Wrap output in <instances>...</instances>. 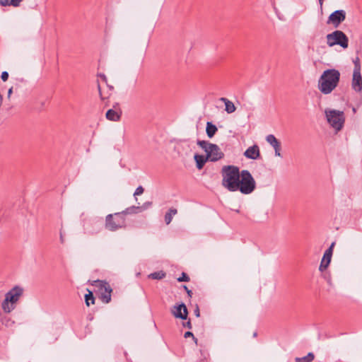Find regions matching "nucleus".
I'll use <instances>...</instances> for the list:
<instances>
[{"mask_svg":"<svg viewBox=\"0 0 362 362\" xmlns=\"http://www.w3.org/2000/svg\"><path fill=\"white\" fill-rule=\"evenodd\" d=\"M327 44L329 47L339 45L344 49L349 46V38L341 30H335L326 36Z\"/></svg>","mask_w":362,"mask_h":362,"instance_id":"39448f33","label":"nucleus"},{"mask_svg":"<svg viewBox=\"0 0 362 362\" xmlns=\"http://www.w3.org/2000/svg\"><path fill=\"white\" fill-rule=\"evenodd\" d=\"M126 226V221L122 213L108 214L105 218V228L110 231H116Z\"/></svg>","mask_w":362,"mask_h":362,"instance_id":"423d86ee","label":"nucleus"},{"mask_svg":"<svg viewBox=\"0 0 362 362\" xmlns=\"http://www.w3.org/2000/svg\"><path fill=\"white\" fill-rule=\"evenodd\" d=\"M173 315L176 318L186 320L187 317V308L185 303H182L178 305L174 306V310H172Z\"/></svg>","mask_w":362,"mask_h":362,"instance_id":"9b49d317","label":"nucleus"},{"mask_svg":"<svg viewBox=\"0 0 362 362\" xmlns=\"http://www.w3.org/2000/svg\"><path fill=\"white\" fill-rule=\"evenodd\" d=\"M274 151H275V156H281V153H280V150H281V145L278 146V147H275L274 148Z\"/></svg>","mask_w":362,"mask_h":362,"instance_id":"f704fd0d","label":"nucleus"},{"mask_svg":"<svg viewBox=\"0 0 362 362\" xmlns=\"http://www.w3.org/2000/svg\"><path fill=\"white\" fill-rule=\"evenodd\" d=\"M222 181H240V170L235 165H225L222 168Z\"/></svg>","mask_w":362,"mask_h":362,"instance_id":"6e6552de","label":"nucleus"},{"mask_svg":"<svg viewBox=\"0 0 362 362\" xmlns=\"http://www.w3.org/2000/svg\"><path fill=\"white\" fill-rule=\"evenodd\" d=\"M239 191L244 194H250L255 189L256 182H239Z\"/></svg>","mask_w":362,"mask_h":362,"instance_id":"4468645a","label":"nucleus"},{"mask_svg":"<svg viewBox=\"0 0 362 362\" xmlns=\"http://www.w3.org/2000/svg\"><path fill=\"white\" fill-rule=\"evenodd\" d=\"M185 290L187 291V295L189 296V297H192V292L191 290L188 289V288L186 286H183Z\"/></svg>","mask_w":362,"mask_h":362,"instance_id":"58836bf2","label":"nucleus"},{"mask_svg":"<svg viewBox=\"0 0 362 362\" xmlns=\"http://www.w3.org/2000/svg\"><path fill=\"white\" fill-rule=\"evenodd\" d=\"M353 62L354 64V71H361V64H360V59L357 57L354 60Z\"/></svg>","mask_w":362,"mask_h":362,"instance_id":"c85d7f7f","label":"nucleus"},{"mask_svg":"<svg viewBox=\"0 0 362 362\" xmlns=\"http://www.w3.org/2000/svg\"><path fill=\"white\" fill-rule=\"evenodd\" d=\"M184 337H185V338H188V337H192L193 338L194 341H195V343H197V339L196 337H194L193 333L191 332H186L184 334Z\"/></svg>","mask_w":362,"mask_h":362,"instance_id":"2f4dec72","label":"nucleus"},{"mask_svg":"<svg viewBox=\"0 0 362 362\" xmlns=\"http://www.w3.org/2000/svg\"><path fill=\"white\" fill-rule=\"evenodd\" d=\"M121 213H122V216H124V215L127 214H134L140 213L139 211V206H132L130 207L127 208L125 210L122 211Z\"/></svg>","mask_w":362,"mask_h":362,"instance_id":"b1692460","label":"nucleus"},{"mask_svg":"<svg viewBox=\"0 0 362 362\" xmlns=\"http://www.w3.org/2000/svg\"><path fill=\"white\" fill-rule=\"evenodd\" d=\"M151 205V203L147 202H145L142 206H139V211L142 212L143 211L147 209Z\"/></svg>","mask_w":362,"mask_h":362,"instance_id":"7c9ffc66","label":"nucleus"},{"mask_svg":"<svg viewBox=\"0 0 362 362\" xmlns=\"http://www.w3.org/2000/svg\"><path fill=\"white\" fill-rule=\"evenodd\" d=\"M197 144L204 151L206 156L210 161H217L221 159L224 156L221 148L216 144L209 143L206 141L201 140H198Z\"/></svg>","mask_w":362,"mask_h":362,"instance_id":"20e7f679","label":"nucleus"},{"mask_svg":"<svg viewBox=\"0 0 362 362\" xmlns=\"http://www.w3.org/2000/svg\"><path fill=\"white\" fill-rule=\"evenodd\" d=\"M186 326H187L188 328H189V329H190V328H191V322H190L189 321V322H187Z\"/></svg>","mask_w":362,"mask_h":362,"instance_id":"79ce46f5","label":"nucleus"},{"mask_svg":"<svg viewBox=\"0 0 362 362\" xmlns=\"http://www.w3.org/2000/svg\"><path fill=\"white\" fill-rule=\"evenodd\" d=\"M217 131L216 126L212 124V122H208L206 123V132L209 138H212Z\"/></svg>","mask_w":362,"mask_h":362,"instance_id":"a211bd4d","label":"nucleus"},{"mask_svg":"<svg viewBox=\"0 0 362 362\" xmlns=\"http://www.w3.org/2000/svg\"><path fill=\"white\" fill-rule=\"evenodd\" d=\"M315 358V356L312 352L308 353L305 356L296 357V362H312Z\"/></svg>","mask_w":362,"mask_h":362,"instance_id":"5701e85b","label":"nucleus"},{"mask_svg":"<svg viewBox=\"0 0 362 362\" xmlns=\"http://www.w3.org/2000/svg\"><path fill=\"white\" fill-rule=\"evenodd\" d=\"M352 88L356 92H361L362 90V76L361 71H353L351 81Z\"/></svg>","mask_w":362,"mask_h":362,"instance_id":"f8f14e48","label":"nucleus"},{"mask_svg":"<svg viewBox=\"0 0 362 362\" xmlns=\"http://www.w3.org/2000/svg\"><path fill=\"white\" fill-rule=\"evenodd\" d=\"M103 220L102 218H93L86 221L83 225L85 233L88 234H97L103 228Z\"/></svg>","mask_w":362,"mask_h":362,"instance_id":"0eeeda50","label":"nucleus"},{"mask_svg":"<svg viewBox=\"0 0 362 362\" xmlns=\"http://www.w3.org/2000/svg\"><path fill=\"white\" fill-rule=\"evenodd\" d=\"M266 141L273 147H278L280 145L279 141L273 134H269L266 137Z\"/></svg>","mask_w":362,"mask_h":362,"instance_id":"a878e982","label":"nucleus"},{"mask_svg":"<svg viewBox=\"0 0 362 362\" xmlns=\"http://www.w3.org/2000/svg\"><path fill=\"white\" fill-rule=\"evenodd\" d=\"M220 100L225 104V110L227 112V113L231 114L235 111L236 107L232 101L226 98H221Z\"/></svg>","mask_w":362,"mask_h":362,"instance_id":"f3484780","label":"nucleus"},{"mask_svg":"<svg viewBox=\"0 0 362 362\" xmlns=\"http://www.w3.org/2000/svg\"><path fill=\"white\" fill-rule=\"evenodd\" d=\"M23 0H0L1 6H13L18 7Z\"/></svg>","mask_w":362,"mask_h":362,"instance_id":"6ab92c4d","label":"nucleus"},{"mask_svg":"<svg viewBox=\"0 0 362 362\" xmlns=\"http://www.w3.org/2000/svg\"><path fill=\"white\" fill-rule=\"evenodd\" d=\"M95 286H98L101 288H104V290H105V292L103 293H102V296H101L102 300L105 303H109L111 300V294L110 293L112 292V288H111L110 286L107 282L100 281V280L95 281Z\"/></svg>","mask_w":362,"mask_h":362,"instance_id":"9d476101","label":"nucleus"},{"mask_svg":"<svg viewBox=\"0 0 362 362\" xmlns=\"http://www.w3.org/2000/svg\"><path fill=\"white\" fill-rule=\"evenodd\" d=\"M122 112L119 108L117 109H110L106 112V118L108 120L117 122L119 121L121 117Z\"/></svg>","mask_w":362,"mask_h":362,"instance_id":"dca6fc26","label":"nucleus"},{"mask_svg":"<svg viewBox=\"0 0 362 362\" xmlns=\"http://www.w3.org/2000/svg\"><path fill=\"white\" fill-rule=\"evenodd\" d=\"M143 192H144V188L141 186H139L136 189V190L134 193V196H137V195L141 194Z\"/></svg>","mask_w":362,"mask_h":362,"instance_id":"473e14b6","label":"nucleus"},{"mask_svg":"<svg viewBox=\"0 0 362 362\" xmlns=\"http://www.w3.org/2000/svg\"><path fill=\"white\" fill-rule=\"evenodd\" d=\"M340 72L335 69L325 70L318 79V90L325 95L331 93L338 86Z\"/></svg>","mask_w":362,"mask_h":362,"instance_id":"f257e3e1","label":"nucleus"},{"mask_svg":"<svg viewBox=\"0 0 362 362\" xmlns=\"http://www.w3.org/2000/svg\"><path fill=\"white\" fill-rule=\"evenodd\" d=\"M222 186L230 192L239 190V182H221Z\"/></svg>","mask_w":362,"mask_h":362,"instance_id":"412c9836","label":"nucleus"},{"mask_svg":"<svg viewBox=\"0 0 362 362\" xmlns=\"http://www.w3.org/2000/svg\"><path fill=\"white\" fill-rule=\"evenodd\" d=\"M240 181H254V179L247 170H243L240 173Z\"/></svg>","mask_w":362,"mask_h":362,"instance_id":"4be33fe9","label":"nucleus"},{"mask_svg":"<svg viewBox=\"0 0 362 362\" xmlns=\"http://www.w3.org/2000/svg\"><path fill=\"white\" fill-rule=\"evenodd\" d=\"M88 293L85 295V302L87 306H90L91 304L95 303V298L90 290L88 289Z\"/></svg>","mask_w":362,"mask_h":362,"instance_id":"bb28decb","label":"nucleus"},{"mask_svg":"<svg viewBox=\"0 0 362 362\" xmlns=\"http://www.w3.org/2000/svg\"><path fill=\"white\" fill-rule=\"evenodd\" d=\"M1 78L3 81H7L8 78V73L7 71H3L1 73Z\"/></svg>","mask_w":362,"mask_h":362,"instance_id":"72a5a7b5","label":"nucleus"},{"mask_svg":"<svg viewBox=\"0 0 362 362\" xmlns=\"http://www.w3.org/2000/svg\"><path fill=\"white\" fill-rule=\"evenodd\" d=\"M177 281L179 282H182V281H189V277L188 276V275L185 273H182V276H180L178 279H177Z\"/></svg>","mask_w":362,"mask_h":362,"instance_id":"c756f323","label":"nucleus"},{"mask_svg":"<svg viewBox=\"0 0 362 362\" xmlns=\"http://www.w3.org/2000/svg\"><path fill=\"white\" fill-rule=\"evenodd\" d=\"M12 91H13V88H11L8 89V96L9 97L11 95V94L12 93Z\"/></svg>","mask_w":362,"mask_h":362,"instance_id":"a19ab883","label":"nucleus"},{"mask_svg":"<svg viewBox=\"0 0 362 362\" xmlns=\"http://www.w3.org/2000/svg\"><path fill=\"white\" fill-rule=\"evenodd\" d=\"M346 19V12L344 10H337L332 12L328 17L327 24H332L334 28L339 25Z\"/></svg>","mask_w":362,"mask_h":362,"instance_id":"1a4fd4ad","label":"nucleus"},{"mask_svg":"<svg viewBox=\"0 0 362 362\" xmlns=\"http://www.w3.org/2000/svg\"><path fill=\"white\" fill-rule=\"evenodd\" d=\"M194 160H196L197 168L201 169L203 168L206 162L209 160V158L206 156H204L202 155H195Z\"/></svg>","mask_w":362,"mask_h":362,"instance_id":"aec40b11","label":"nucleus"},{"mask_svg":"<svg viewBox=\"0 0 362 362\" xmlns=\"http://www.w3.org/2000/svg\"><path fill=\"white\" fill-rule=\"evenodd\" d=\"M328 124L336 132H339L344 127L345 115L343 111L327 108L325 110Z\"/></svg>","mask_w":362,"mask_h":362,"instance_id":"7ed1b4c3","label":"nucleus"},{"mask_svg":"<svg viewBox=\"0 0 362 362\" xmlns=\"http://www.w3.org/2000/svg\"><path fill=\"white\" fill-rule=\"evenodd\" d=\"M318 1H319V4H320V7H322V5H323V1H324V0H318Z\"/></svg>","mask_w":362,"mask_h":362,"instance_id":"37998d69","label":"nucleus"},{"mask_svg":"<svg viewBox=\"0 0 362 362\" xmlns=\"http://www.w3.org/2000/svg\"><path fill=\"white\" fill-rule=\"evenodd\" d=\"M23 288L19 286H16L5 295V299L1 303L3 310L9 313L16 308V304L23 296Z\"/></svg>","mask_w":362,"mask_h":362,"instance_id":"f03ea898","label":"nucleus"},{"mask_svg":"<svg viewBox=\"0 0 362 362\" xmlns=\"http://www.w3.org/2000/svg\"><path fill=\"white\" fill-rule=\"evenodd\" d=\"M98 92H99V95H100V98L102 100H105L106 99V97H105L102 92H101V89H100V86L98 84Z\"/></svg>","mask_w":362,"mask_h":362,"instance_id":"c9c22d12","label":"nucleus"},{"mask_svg":"<svg viewBox=\"0 0 362 362\" xmlns=\"http://www.w3.org/2000/svg\"><path fill=\"white\" fill-rule=\"evenodd\" d=\"M194 314L197 317H199L200 315L199 309L198 306H197L196 309L194 310Z\"/></svg>","mask_w":362,"mask_h":362,"instance_id":"ea45409f","label":"nucleus"},{"mask_svg":"<svg viewBox=\"0 0 362 362\" xmlns=\"http://www.w3.org/2000/svg\"><path fill=\"white\" fill-rule=\"evenodd\" d=\"M259 148L257 145L249 147L244 153V156L250 159L256 160L259 157Z\"/></svg>","mask_w":362,"mask_h":362,"instance_id":"ddd939ff","label":"nucleus"},{"mask_svg":"<svg viewBox=\"0 0 362 362\" xmlns=\"http://www.w3.org/2000/svg\"><path fill=\"white\" fill-rule=\"evenodd\" d=\"M59 239H60L61 243L64 244L65 240H64V234H63L62 230H60V232H59Z\"/></svg>","mask_w":362,"mask_h":362,"instance_id":"e433bc0d","label":"nucleus"},{"mask_svg":"<svg viewBox=\"0 0 362 362\" xmlns=\"http://www.w3.org/2000/svg\"><path fill=\"white\" fill-rule=\"evenodd\" d=\"M334 245H335V243L333 242L332 243V244L330 245V246L329 247V248H327L326 250H329V254H332L333 253V249H334Z\"/></svg>","mask_w":362,"mask_h":362,"instance_id":"4c0bfd02","label":"nucleus"},{"mask_svg":"<svg viewBox=\"0 0 362 362\" xmlns=\"http://www.w3.org/2000/svg\"><path fill=\"white\" fill-rule=\"evenodd\" d=\"M257 332H255V333L253 334V336L255 337L257 336Z\"/></svg>","mask_w":362,"mask_h":362,"instance_id":"c03bdc74","label":"nucleus"},{"mask_svg":"<svg viewBox=\"0 0 362 362\" xmlns=\"http://www.w3.org/2000/svg\"><path fill=\"white\" fill-rule=\"evenodd\" d=\"M177 214V209H170L169 211L165 215V221L167 225L170 224L172 221L173 217Z\"/></svg>","mask_w":362,"mask_h":362,"instance_id":"393cba45","label":"nucleus"},{"mask_svg":"<svg viewBox=\"0 0 362 362\" xmlns=\"http://www.w3.org/2000/svg\"><path fill=\"white\" fill-rule=\"evenodd\" d=\"M149 278L152 279H162L165 276V273L163 271L156 272L149 274Z\"/></svg>","mask_w":362,"mask_h":362,"instance_id":"cd10ccee","label":"nucleus"},{"mask_svg":"<svg viewBox=\"0 0 362 362\" xmlns=\"http://www.w3.org/2000/svg\"><path fill=\"white\" fill-rule=\"evenodd\" d=\"M332 254H329V250H325L322 259L320 262V265L319 267V270L321 272H324L327 269L329 264H330L332 259Z\"/></svg>","mask_w":362,"mask_h":362,"instance_id":"2eb2a0df","label":"nucleus"}]
</instances>
